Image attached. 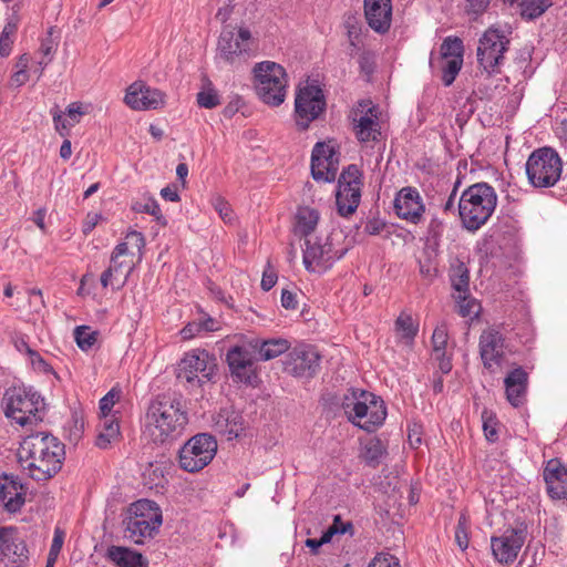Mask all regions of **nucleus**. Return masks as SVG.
Segmentation results:
<instances>
[{
	"label": "nucleus",
	"mask_w": 567,
	"mask_h": 567,
	"mask_svg": "<svg viewBox=\"0 0 567 567\" xmlns=\"http://www.w3.org/2000/svg\"><path fill=\"white\" fill-rule=\"evenodd\" d=\"M18 457L31 478L44 482L61 471L65 446L52 434L37 432L22 440L18 449Z\"/></svg>",
	"instance_id": "f257e3e1"
},
{
	"label": "nucleus",
	"mask_w": 567,
	"mask_h": 567,
	"mask_svg": "<svg viewBox=\"0 0 567 567\" xmlns=\"http://www.w3.org/2000/svg\"><path fill=\"white\" fill-rule=\"evenodd\" d=\"M146 416L155 443L174 441L188 423L186 401L176 392L158 394L150 403Z\"/></svg>",
	"instance_id": "f03ea898"
},
{
	"label": "nucleus",
	"mask_w": 567,
	"mask_h": 567,
	"mask_svg": "<svg viewBox=\"0 0 567 567\" xmlns=\"http://www.w3.org/2000/svg\"><path fill=\"white\" fill-rule=\"evenodd\" d=\"M341 408L352 424L368 433L374 432L386 417L383 400L364 390H348L341 401Z\"/></svg>",
	"instance_id": "7ed1b4c3"
},
{
	"label": "nucleus",
	"mask_w": 567,
	"mask_h": 567,
	"mask_svg": "<svg viewBox=\"0 0 567 567\" xmlns=\"http://www.w3.org/2000/svg\"><path fill=\"white\" fill-rule=\"evenodd\" d=\"M497 205V194L487 183L468 186L458 200L461 221L470 231L478 230L489 219Z\"/></svg>",
	"instance_id": "20e7f679"
},
{
	"label": "nucleus",
	"mask_w": 567,
	"mask_h": 567,
	"mask_svg": "<svg viewBox=\"0 0 567 567\" xmlns=\"http://www.w3.org/2000/svg\"><path fill=\"white\" fill-rule=\"evenodd\" d=\"M163 523L162 509L150 499H138L130 505L123 519L124 537L134 544L143 545L153 539Z\"/></svg>",
	"instance_id": "39448f33"
},
{
	"label": "nucleus",
	"mask_w": 567,
	"mask_h": 567,
	"mask_svg": "<svg viewBox=\"0 0 567 567\" xmlns=\"http://www.w3.org/2000/svg\"><path fill=\"white\" fill-rule=\"evenodd\" d=\"M2 402L4 415L22 426L32 423V419L35 422L42 420L37 414L44 410V399L32 388H9L4 392Z\"/></svg>",
	"instance_id": "423d86ee"
},
{
	"label": "nucleus",
	"mask_w": 567,
	"mask_h": 567,
	"mask_svg": "<svg viewBox=\"0 0 567 567\" xmlns=\"http://www.w3.org/2000/svg\"><path fill=\"white\" fill-rule=\"evenodd\" d=\"M529 184L535 188H549L557 184L563 172L558 153L548 146L532 152L525 164Z\"/></svg>",
	"instance_id": "0eeeda50"
},
{
	"label": "nucleus",
	"mask_w": 567,
	"mask_h": 567,
	"mask_svg": "<svg viewBox=\"0 0 567 567\" xmlns=\"http://www.w3.org/2000/svg\"><path fill=\"white\" fill-rule=\"evenodd\" d=\"M256 91L268 105L279 106L286 97L287 74L285 69L272 61H262L254 66Z\"/></svg>",
	"instance_id": "6e6552de"
},
{
	"label": "nucleus",
	"mask_w": 567,
	"mask_h": 567,
	"mask_svg": "<svg viewBox=\"0 0 567 567\" xmlns=\"http://www.w3.org/2000/svg\"><path fill=\"white\" fill-rule=\"evenodd\" d=\"M509 39L497 28H488L478 40L477 63L488 76L501 73V65L508 50Z\"/></svg>",
	"instance_id": "1a4fd4ad"
},
{
	"label": "nucleus",
	"mask_w": 567,
	"mask_h": 567,
	"mask_svg": "<svg viewBox=\"0 0 567 567\" xmlns=\"http://www.w3.org/2000/svg\"><path fill=\"white\" fill-rule=\"evenodd\" d=\"M217 453V441L208 433L190 437L179 450L178 462L182 470L196 473L206 467Z\"/></svg>",
	"instance_id": "9d476101"
},
{
	"label": "nucleus",
	"mask_w": 567,
	"mask_h": 567,
	"mask_svg": "<svg viewBox=\"0 0 567 567\" xmlns=\"http://www.w3.org/2000/svg\"><path fill=\"white\" fill-rule=\"evenodd\" d=\"M327 109L323 91L315 84L299 87L295 97L293 118L297 130L307 131L310 124L319 120Z\"/></svg>",
	"instance_id": "9b49d317"
},
{
	"label": "nucleus",
	"mask_w": 567,
	"mask_h": 567,
	"mask_svg": "<svg viewBox=\"0 0 567 567\" xmlns=\"http://www.w3.org/2000/svg\"><path fill=\"white\" fill-rule=\"evenodd\" d=\"M362 185V172L357 165L351 164L342 171L336 194V204L341 216L347 217L357 210Z\"/></svg>",
	"instance_id": "f8f14e48"
},
{
	"label": "nucleus",
	"mask_w": 567,
	"mask_h": 567,
	"mask_svg": "<svg viewBox=\"0 0 567 567\" xmlns=\"http://www.w3.org/2000/svg\"><path fill=\"white\" fill-rule=\"evenodd\" d=\"M334 235L327 237L324 243H321L319 239H316L315 241L309 238L306 239V248L303 250V265L308 271H327L337 260L341 259L347 254L348 248H334Z\"/></svg>",
	"instance_id": "ddd939ff"
},
{
	"label": "nucleus",
	"mask_w": 567,
	"mask_h": 567,
	"mask_svg": "<svg viewBox=\"0 0 567 567\" xmlns=\"http://www.w3.org/2000/svg\"><path fill=\"white\" fill-rule=\"evenodd\" d=\"M251 32L248 28L226 27L218 39V56L228 64H236L246 61L251 50Z\"/></svg>",
	"instance_id": "4468645a"
},
{
	"label": "nucleus",
	"mask_w": 567,
	"mask_h": 567,
	"mask_svg": "<svg viewBox=\"0 0 567 567\" xmlns=\"http://www.w3.org/2000/svg\"><path fill=\"white\" fill-rule=\"evenodd\" d=\"M216 364L208 352L187 353L178 364L177 379L203 385L215 374Z\"/></svg>",
	"instance_id": "2eb2a0df"
},
{
	"label": "nucleus",
	"mask_w": 567,
	"mask_h": 567,
	"mask_svg": "<svg viewBox=\"0 0 567 567\" xmlns=\"http://www.w3.org/2000/svg\"><path fill=\"white\" fill-rule=\"evenodd\" d=\"M354 113L355 117L352 118V122L358 141L360 143L378 142L381 136L378 106L371 100H361Z\"/></svg>",
	"instance_id": "dca6fc26"
},
{
	"label": "nucleus",
	"mask_w": 567,
	"mask_h": 567,
	"mask_svg": "<svg viewBox=\"0 0 567 567\" xmlns=\"http://www.w3.org/2000/svg\"><path fill=\"white\" fill-rule=\"evenodd\" d=\"M29 550L13 526H0V563L6 567H25Z\"/></svg>",
	"instance_id": "f3484780"
},
{
	"label": "nucleus",
	"mask_w": 567,
	"mask_h": 567,
	"mask_svg": "<svg viewBox=\"0 0 567 567\" xmlns=\"http://www.w3.org/2000/svg\"><path fill=\"white\" fill-rule=\"evenodd\" d=\"M321 357L311 346L295 347L285 358V371L299 378H312L320 368Z\"/></svg>",
	"instance_id": "a211bd4d"
},
{
	"label": "nucleus",
	"mask_w": 567,
	"mask_h": 567,
	"mask_svg": "<svg viewBox=\"0 0 567 567\" xmlns=\"http://www.w3.org/2000/svg\"><path fill=\"white\" fill-rule=\"evenodd\" d=\"M526 538L525 528H508L501 536L491 538V547L495 560L512 564L518 556Z\"/></svg>",
	"instance_id": "6ab92c4d"
},
{
	"label": "nucleus",
	"mask_w": 567,
	"mask_h": 567,
	"mask_svg": "<svg viewBox=\"0 0 567 567\" xmlns=\"http://www.w3.org/2000/svg\"><path fill=\"white\" fill-rule=\"evenodd\" d=\"M336 152L326 143L318 142L311 153V175L317 182H332L337 176Z\"/></svg>",
	"instance_id": "aec40b11"
},
{
	"label": "nucleus",
	"mask_w": 567,
	"mask_h": 567,
	"mask_svg": "<svg viewBox=\"0 0 567 567\" xmlns=\"http://www.w3.org/2000/svg\"><path fill=\"white\" fill-rule=\"evenodd\" d=\"M480 355L483 365L493 372L495 367H499L504 359L505 339L499 330L488 328L484 330L478 342Z\"/></svg>",
	"instance_id": "412c9836"
},
{
	"label": "nucleus",
	"mask_w": 567,
	"mask_h": 567,
	"mask_svg": "<svg viewBox=\"0 0 567 567\" xmlns=\"http://www.w3.org/2000/svg\"><path fill=\"white\" fill-rule=\"evenodd\" d=\"M165 94L151 86L135 82L126 91L124 102L133 110H157L165 103Z\"/></svg>",
	"instance_id": "4be33fe9"
},
{
	"label": "nucleus",
	"mask_w": 567,
	"mask_h": 567,
	"mask_svg": "<svg viewBox=\"0 0 567 567\" xmlns=\"http://www.w3.org/2000/svg\"><path fill=\"white\" fill-rule=\"evenodd\" d=\"M543 477L551 499H567V466L560 458L553 457L545 463Z\"/></svg>",
	"instance_id": "5701e85b"
},
{
	"label": "nucleus",
	"mask_w": 567,
	"mask_h": 567,
	"mask_svg": "<svg viewBox=\"0 0 567 567\" xmlns=\"http://www.w3.org/2000/svg\"><path fill=\"white\" fill-rule=\"evenodd\" d=\"M394 209L400 218L417 224L425 208L420 193L413 187H404L394 199Z\"/></svg>",
	"instance_id": "b1692460"
},
{
	"label": "nucleus",
	"mask_w": 567,
	"mask_h": 567,
	"mask_svg": "<svg viewBox=\"0 0 567 567\" xmlns=\"http://www.w3.org/2000/svg\"><path fill=\"white\" fill-rule=\"evenodd\" d=\"M226 361L234 380L250 383L252 375L254 353L248 347H231L227 351Z\"/></svg>",
	"instance_id": "393cba45"
},
{
	"label": "nucleus",
	"mask_w": 567,
	"mask_h": 567,
	"mask_svg": "<svg viewBox=\"0 0 567 567\" xmlns=\"http://www.w3.org/2000/svg\"><path fill=\"white\" fill-rule=\"evenodd\" d=\"M364 16L372 30L380 34L386 33L392 21V1L364 0Z\"/></svg>",
	"instance_id": "a878e982"
},
{
	"label": "nucleus",
	"mask_w": 567,
	"mask_h": 567,
	"mask_svg": "<svg viewBox=\"0 0 567 567\" xmlns=\"http://www.w3.org/2000/svg\"><path fill=\"white\" fill-rule=\"evenodd\" d=\"M504 385L506 399L514 408H519L526 402L528 373L522 367L513 369L505 377Z\"/></svg>",
	"instance_id": "bb28decb"
},
{
	"label": "nucleus",
	"mask_w": 567,
	"mask_h": 567,
	"mask_svg": "<svg viewBox=\"0 0 567 567\" xmlns=\"http://www.w3.org/2000/svg\"><path fill=\"white\" fill-rule=\"evenodd\" d=\"M214 429L231 441L244 434L246 421L239 412L224 410L214 417Z\"/></svg>",
	"instance_id": "cd10ccee"
},
{
	"label": "nucleus",
	"mask_w": 567,
	"mask_h": 567,
	"mask_svg": "<svg viewBox=\"0 0 567 567\" xmlns=\"http://www.w3.org/2000/svg\"><path fill=\"white\" fill-rule=\"evenodd\" d=\"M22 485L12 476L3 475L0 478V504L9 513H16L24 504V493L21 492Z\"/></svg>",
	"instance_id": "c85d7f7f"
},
{
	"label": "nucleus",
	"mask_w": 567,
	"mask_h": 567,
	"mask_svg": "<svg viewBox=\"0 0 567 567\" xmlns=\"http://www.w3.org/2000/svg\"><path fill=\"white\" fill-rule=\"evenodd\" d=\"M107 558L118 567H147V560L142 554L126 547L111 546Z\"/></svg>",
	"instance_id": "c756f323"
},
{
	"label": "nucleus",
	"mask_w": 567,
	"mask_h": 567,
	"mask_svg": "<svg viewBox=\"0 0 567 567\" xmlns=\"http://www.w3.org/2000/svg\"><path fill=\"white\" fill-rule=\"evenodd\" d=\"M319 221V213L317 209L303 206L299 207L296 214L295 235L307 237L316 229Z\"/></svg>",
	"instance_id": "7c9ffc66"
},
{
	"label": "nucleus",
	"mask_w": 567,
	"mask_h": 567,
	"mask_svg": "<svg viewBox=\"0 0 567 567\" xmlns=\"http://www.w3.org/2000/svg\"><path fill=\"white\" fill-rule=\"evenodd\" d=\"M449 276L452 287L458 293L468 292L470 271L464 261L460 258H454L450 265Z\"/></svg>",
	"instance_id": "2f4dec72"
},
{
	"label": "nucleus",
	"mask_w": 567,
	"mask_h": 567,
	"mask_svg": "<svg viewBox=\"0 0 567 567\" xmlns=\"http://www.w3.org/2000/svg\"><path fill=\"white\" fill-rule=\"evenodd\" d=\"M100 433L96 437V446L107 449L120 436V424L114 415L103 416L100 423Z\"/></svg>",
	"instance_id": "473e14b6"
},
{
	"label": "nucleus",
	"mask_w": 567,
	"mask_h": 567,
	"mask_svg": "<svg viewBox=\"0 0 567 567\" xmlns=\"http://www.w3.org/2000/svg\"><path fill=\"white\" fill-rule=\"evenodd\" d=\"M290 346L288 340L278 338V339H269L264 341L259 347V357L264 361H268L279 357L280 354L287 352Z\"/></svg>",
	"instance_id": "72a5a7b5"
},
{
	"label": "nucleus",
	"mask_w": 567,
	"mask_h": 567,
	"mask_svg": "<svg viewBox=\"0 0 567 567\" xmlns=\"http://www.w3.org/2000/svg\"><path fill=\"white\" fill-rule=\"evenodd\" d=\"M384 453L382 442L379 439H372L363 446L361 456L367 465L377 467Z\"/></svg>",
	"instance_id": "f704fd0d"
},
{
	"label": "nucleus",
	"mask_w": 567,
	"mask_h": 567,
	"mask_svg": "<svg viewBox=\"0 0 567 567\" xmlns=\"http://www.w3.org/2000/svg\"><path fill=\"white\" fill-rule=\"evenodd\" d=\"M553 4L551 0H526L520 7V16L525 20H535L539 18Z\"/></svg>",
	"instance_id": "c9c22d12"
},
{
	"label": "nucleus",
	"mask_w": 567,
	"mask_h": 567,
	"mask_svg": "<svg viewBox=\"0 0 567 567\" xmlns=\"http://www.w3.org/2000/svg\"><path fill=\"white\" fill-rule=\"evenodd\" d=\"M441 60L463 59V41L457 37H447L443 40L440 48Z\"/></svg>",
	"instance_id": "e433bc0d"
},
{
	"label": "nucleus",
	"mask_w": 567,
	"mask_h": 567,
	"mask_svg": "<svg viewBox=\"0 0 567 567\" xmlns=\"http://www.w3.org/2000/svg\"><path fill=\"white\" fill-rule=\"evenodd\" d=\"M395 331L403 339L412 341L419 331V326L414 322L410 315L401 313L395 320Z\"/></svg>",
	"instance_id": "4c0bfd02"
},
{
	"label": "nucleus",
	"mask_w": 567,
	"mask_h": 567,
	"mask_svg": "<svg viewBox=\"0 0 567 567\" xmlns=\"http://www.w3.org/2000/svg\"><path fill=\"white\" fill-rule=\"evenodd\" d=\"M74 339L81 350L87 351L97 341V332L87 326H80L74 329Z\"/></svg>",
	"instance_id": "58836bf2"
},
{
	"label": "nucleus",
	"mask_w": 567,
	"mask_h": 567,
	"mask_svg": "<svg viewBox=\"0 0 567 567\" xmlns=\"http://www.w3.org/2000/svg\"><path fill=\"white\" fill-rule=\"evenodd\" d=\"M463 65V59L442 60V82L445 86H450L455 81Z\"/></svg>",
	"instance_id": "ea45409f"
},
{
	"label": "nucleus",
	"mask_w": 567,
	"mask_h": 567,
	"mask_svg": "<svg viewBox=\"0 0 567 567\" xmlns=\"http://www.w3.org/2000/svg\"><path fill=\"white\" fill-rule=\"evenodd\" d=\"M107 269L111 270L112 275L114 276V279L116 281V289H121L126 284L127 278L132 272V266L126 265L124 261H121L120 259L113 258H111L110 266Z\"/></svg>",
	"instance_id": "a19ab883"
},
{
	"label": "nucleus",
	"mask_w": 567,
	"mask_h": 567,
	"mask_svg": "<svg viewBox=\"0 0 567 567\" xmlns=\"http://www.w3.org/2000/svg\"><path fill=\"white\" fill-rule=\"evenodd\" d=\"M353 525L351 522L343 523L340 515H336L333 518V523L331 526L324 530L319 538L322 545L331 542L332 537L337 534H346L348 532H352Z\"/></svg>",
	"instance_id": "79ce46f5"
},
{
	"label": "nucleus",
	"mask_w": 567,
	"mask_h": 567,
	"mask_svg": "<svg viewBox=\"0 0 567 567\" xmlns=\"http://www.w3.org/2000/svg\"><path fill=\"white\" fill-rule=\"evenodd\" d=\"M433 354L446 352L449 329L445 322L437 324L432 334Z\"/></svg>",
	"instance_id": "37998d69"
},
{
	"label": "nucleus",
	"mask_w": 567,
	"mask_h": 567,
	"mask_svg": "<svg viewBox=\"0 0 567 567\" xmlns=\"http://www.w3.org/2000/svg\"><path fill=\"white\" fill-rule=\"evenodd\" d=\"M132 209L136 213H145L155 217L162 225H166V219L162 215L159 205L156 199L150 198L146 203L136 202L132 205Z\"/></svg>",
	"instance_id": "c03bdc74"
},
{
	"label": "nucleus",
	"mask_w": 567,
	"mask_h": 567,
	"mask_svg": "<svg viewBox=\"0 0 567 567\" xmlns=\"http://www.w3.org/2000/svg\"><path fill=\"white\" fill-rule=\"evenodd\" d=\"M470 520L465 514H461L457 525L455 527V542L462 551L468 547L470 538Z\"/></svg>",
	"instance_id": "a18cd8bd"
},
{
	"label": "nucleus",
	"mask_w": 567,
	"mask_h": 567,
	"mask_svg": "<svg viewBox=\"0 0 567 567\" xmlns=\"http://www.w3.org/2000/svg\"><path fill=\"white\" fill-rule=\"evenodd\" d=\"M22 346L25 347V353L29 355L32 368L34 370L43 373H52L58 377L53 368L41 357L38 351L31 349L28 342L22 341Z\"/></svg>",
	"instance_id": "49530a36"
},
{
	"label": "nucleus",
	"mask_w": 567,
	"mask_h": 567,
	"mask_svg": "<svg viewBox=\"0 0 567 567\" xmlns=\"http://www.w3.org/2000/svg\"><path fill=\"white\" fill-rule=\"evenodd\" d=\"M210 85V82H208V86L197 94V103L200 107L214 109L220 104L217 91Z\"/></svg>",
	"instance_id": "de8ad7c7"
},
{
	"label": "nucleus",
	"mask_w": 567,
	"mask_h": 567,
	"mask_svg": "<svg viewBox=\"0 0 567 567\" xmlns=\"http://www.w3.org/2000/svg\"><path fill=\"white\" fill-rule=\"evenodd\" d=\"M483 419V431L486 440L491 443H494L498 440V432H497V420L495 416L492 415V413L487 411H483L482 413Z\"/></svg>",
	"instance_id": "09e8293b"
},
{
	"label": "nucleus",
	"mask_w": 567,
	"mask_h": 567,
	"mask_svg": "<svg viewBox=\"0 0 567 567\" xmlns=\"http://www.w3.org/2000/svg\"><path fill=\"white\" fill-rule=\"evenodd\" d=\"M457 299V312L462 317L478 313L480 305L474 299L468 298L467 293H458Z\"/></svg>",
	"instance_id": "8fccbe9b"
},
{
	"label": "nucleus",
	"mask_w": 567,
	"mask_h": 567,
	"mask_svg": "<svg viewBox=\"0 0 567 567\" xmlns=\"http://www.w3.org/2000/svg\"><path fill=\"white\" fill-rule=\"evenodd\" d=\"M64 542V533L56 528L50 547L48 560L45 567H54L55 560L62 549Z\"/></svg>",
	"instance_id": "3c124183"
},
{
	"label": "nucleus",
	"mask_w": 567,
	"mask_h": 567,
	"mask_svg": "<svg viewBox=\"0 0 567 567\" xmlns=\"http://www.w3.org/2000/svg\"><path fill=\"white\" fill-rule=\"evenodd\" d=\"M68 431L69 441L72 442L73 444H76L81 440L84 431L83 417L80 416L78 413H73Z\"/></svg>",
	"instance_id": "603ef678"
},
{
	"label": "nucleus",
	"mask_w": 567,
	"mask_h": 567,
	"mask_svg": "<svg viewBox=\"0 0 567 567\" xmlns=\"http://www.w3.org/2000/svg\"><path fill=\"white\" fill-rule=\"evenodd\" d=\"M121 396V391L112 389L100 400V411L102 416H111V411Z\"/></svg>",
	"instance_id": "864d4df0"
},
{
	"label": "nucleus",
	"mask_w": 567,
	"mask_h": 567,
	"mask_svg": "<svg viewBox=\"0 0 567 567\" xmlns=\"http://www.w3.org/2000/svg\"><path fill=\"white\" fill-rule=\"evenodd\" d=\"M212 205L225 223H230L233 220L231 207L221 196L213 197Z\"/></svg>",
	"instance_id": "5fc2aeb1"
},
{
	"label": "nucleus",
	"mask_w": 567,
	"mask_h": 567,
	"mask_svg": "<svg viewBox=\"0 0 567 567\" xmlns=\"http://www.w3.org/2000/svg\"><path fill=\"white\" fill-rule=\"evenodd\" d=\"M40 51L41 53L43 54V58L42 60L39 62L40 64V71H39V76H41L42 74V71L44 70V68L51 62L52 60V56H53V53L55 51V44L53 42L52 39L50 38H47L42 41L41 43V47H40Z\"/></svg>",
	"instance_id": "6e6d98bb"
},
{
	"label": "nucleus",
	"mask_w": 567,
	"mask_h": 567,
	"mask_svg": "<svg viewBox=\"0 0 567 567\" xmlns=\"http://www.w3.org/2000/svg\"><path fill=\"white\" fill-rule=\"evenodd\" d=\"M51 114L53 117V123H54V127H55L56 132L63 137L69 135L72 125L69 124L68 118H63L62 113L59 111L58 105H55L51 110Z\"/></svg>",
	"instance_id": "4d7b16f0"
},
{
	"label": "nucleus",
	"mask_w": 567,
	"mask_h": 567,
	"mask_svg": "<svg viewBox=\"0 0 567 567\" xmlns=\"http://www.w3.org/2000/svg\"><path fill=\"white\" fill-rule=\"evenodd\" d=\"M368 567H401L400 561L392 555L379 554L375 556Z\"/></svg>",
	"instance_id": "13d9d810"
},
{
	"label": "nucleus",
	"mask_w": 567,
	"mask_h": 567,
	"mask_svg": "<svg viewBox=\"0 0 567 567\" xmlns=\"http://www.w3.org/2000/svg\"><path fill=\"white\" fill-rule=\"evenodd\" d=\"M65 114L68 115L69 124L74 126L80 123L81 116L86 114V111L83 110L81 102H73L66 107Z\"/></svg>",
	"instance_id": "bf43d9fd"
},
{
	"label": "nucleus",
	"mask_w": 567,
	"mask_h": 567,
	"mask_svg": "<svg viewBox=\"0 0 567 567\" xmlns=\"http://www.w3.org/2000/svg\"><path fill=\"white\" fill-rule=\"evenodd\" d=\"M443 230H444L443 221L436 217L432 218L429 224V227H427L429 236L433 240L437 241L442 237Z\"/></svg>",
	"instance_id": "052dcab7"
},
{
	"label": "nucleus",
	"mask_w": 567,
	"mask_h": 567,
	"mask_svg": "<svg viewBox=\"0 0 567 567\" xmlns=\"http://www.w3.org/2000/svg\"><path fill=\"white\" fill-rule=\"evenodd\" d=\"M466 1H467V8H468L467 11L470 13H473L476 16H480L483 12H485L491 3V0H466Z\"/></svg>",
	"instance_id": "680f3d73"
},
{
	"label": "nucleus",
	"mask_w": 567,
	"mask_h": 567,
	"mask_svg": "<svg viewBox=\"0 0 567 567\" xmlns=\"http://www.w3.org/2000/svg\"><path fill=\"white\" fill-rule=\"evenodd\" d=\"M281 306L287 310H296L298 307L297 296L284 289L281 292Z\"/></svg>",
	"instance_id": "e2e57ef3"
},
{
	"label": "nucleus",
	"mask_w": 567,
	"mask_h": 567,
	"mask_svg": "<svg viewBox=\"0 0 567 567\" xmlns=\"http://www.w3.org/2000/svg\"><path fill=\"white\" fill-rule=\"evenodd\" d=\"M202 332V326L198 321L188 322L182 330L183 339H192Z\"/></svg>",
	"instance_id": "0e129e2a"
},
{
	"label": "nucleus",
	"mask_w": 567,
	"mask_h": 567,
	"mask_svg": "<svg viewBox=\"0 0 567 567\" xmlns=\"http://www.w3.org/2000/svg\"><path fill=\"white\" fill-rule=\"evenodd\" d=\"M434 359L439 362V369L442 373L446 374L452 370V360L446 352L433 354Z\"/></svg>",
	"instance_id": "69168bd1"
},
{
	"label": "nucleus",
	"mask_w": 567,
	"mask_h": 567,
	"mask_svg": "<svg viewBox=\"0 0 567 567\" xmlns=\"http://www.w3.org/2000/svg\"><path fill=\"white\" fill-rule=\"evenodd\" d=\"M385 227V223L378 218L369 219L365 224L364 231L369 235H379L383 228Z\"/></svg>",
	"instance_id": "338daca9"
},
{
	"label": "nucleus",
	"mask_w": 567,
	"mask_h": 567,
	"mask_svg": "<svg viewBox=\"0 0 567 567\" xmlns=\"http://www.w3.org/2000/svg\"><path fill=\"white\" fill-rule=\"evenodd\" d=\"M126 239L130 240L137 250H141L145 246V238L142 233L132 230L126 235Z\"/></svg>",
	"instance_id": "774afa93"
}]
</instances>
